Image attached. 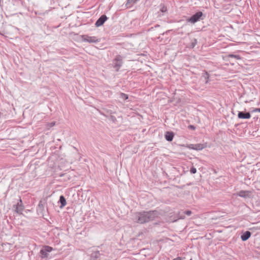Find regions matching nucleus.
<instances>
[{"instance_id":"obj_1","label":"nucleus","mask_w":260,"mask_h":260,"mask_svg":"<svg viewBox=\"0 0 260 260\" xmlns=\"http://www.w3.org/2000/svg\"><path fill=\"white\" fill-rule=\"evenodd\" d=\"M159 215L156 210L137 212L135 214L133 219L137 223L143 224L154 220Z\"/></svg>"},{"instance_id":"obj_2","label":"nucleus","mask_w":260,"mask_h":260,"mask_svg":"<svg viewBox=\"0 0 260 260\" xmlns=\"http://www.w3.org/2000/svg\"><path fill=\"white\" fill-rule=\"evenodd\" d=\"M53 248L49 246H44L39 252V256L42 258H48L49 253L53 250Z\"/></svg>"},{"instance_id":"obj_3","label":"nucleus","mask_w":260,"mask_h":260,"mask_svg":"<svg viewBox=\"0 0 260 260\" xmlns=\"http://www.w3.org/2000/svg\"><path fill=\"white\" fill-rule=\"evenodd\" d=\"M203 13L201 11L198 12L193 14L192 16L187 19V21L191 23H195L196 22L199 21L200 19L203 20V18H202L203 16Z\"/></svg>"},{"instance_id":"obj_4","label":"nucleus","mask_w":260,"mask_h":260,"mask_svg":"<svg viewBox=\"0 0 260 260\" xmlns=\"http://www.w3.org/2000/svg\"><path fill=\"white\" fill-rule=\"evenodd\" d=\"M82 40L83 42H88L89 43H96L100 42V39L98 38L95 36H89L88 35H84L81 36Z\"/></svg>"},{"instance_id":"obj_5","label":"nucleus","mask_w":260,"mask_h":260,"mask_svg":"<svg viewBox=\"0 0 260 260\" xmlns=\"http://www.w3.org/2000/svg\"><path fill=\"white\" fill-rule=\"evenodd\" d=\"M46 204V202L45 200H42L40 201L37 209V212L39 216H44V213L45 212V207Z\"/></svg>"},{"instance_id":"obj_6","label":"nucleus","mask_w":260,"mask_h":260,"mask_svg":"<svg viewBox=\"0 0 260 260\" xmlns=\"http://www.w3.org/2000/svg\"><path fill=\"white\" fill-rule=\"evenodd\" d=\"M122 58L121 55H118L116 56L114 60H113V67L115 69L116 71H118L119 69L122 66Z\"/></svg>"},{"instance_id":"obj_7","label":"nucleus","mask_w":260,"mask_h":260,"mask_svg":"<svg viewBox=\"0 0 260 260\" xmlns=\"http://www.w3.org/2000/svg\"><path fill=\"white\" fill-rule=\"evenodd\" d=\"M107 19L108 18L105 15H102L96 21L95 23V26L97 27L102 26Z\"/></svg>"},{"instance_id":"obj_8","label":"nucleus","mask_w":260,"mask_h":260,"mask_svg":"<svg viewBox=\"0 0 260 260\" xmlns=\"http://www.w3.org/2000/svg\"><path fill=\"white\" fill-rule=\"evenodd\" d=\"M205 147L204 144H190L188 148L196 150H201Z\"/></svg>"},{"instance_id":"obj_9","label":"nucleus","mask_w":260,"mask_h":260,"mask_svg":"<svg viewBox=\"0 0 260 260\" xmlns=\"http://www.w3.org/2000/svg\"><path fill=\"white\" fill-rule=\"evenodd\" d=\"M238 117L240 119H249L251 115L249 112H239Z\"/></svg>"},{"instance_id":"obj_10","label":"nucleus","mask_w":260,"mask_h":260,"mask_svg":"<svg viewBox=\"0 0 260 260\" xmlns=\"http://www.w3.org/2000/svg\"><path fill=\"white\" fill-rule=\"evenodd\" d=\"M23 210V206L22 205V201L20 200V203H18L15 207V211L18 213H21Z\"/></svg>"},{"instance_id":"obj_11","label":"nucleus","mask_w":260,"mask_h":260,"mask_svg":"<svg viewBox=\"0 0 260 260\" xmlns=\"http://www.w3.org/2000/svg\"><path fill=\"white\" fill-rule=\"evenodd\" d=\"M174 133L172 132H167L165 134V137L166 140L171 142L173 140L174 138Z\"/></svg>"},{"instance_id":"obj_12","label":"nucleus","mask_w":260,"mask_h":260,"mask_svg":"<svg viewBox=\"0 0 260 260\" xmlns=\"http://www.w3.org/2000/svg\"><path fill=\"white\" fill-rule=\"evenodd\" d=\"M251 233L249 231H246L241 236L242 241H245L247 240L251 236Z\"/></svg>"},{"instance_id":"obj_13","label":"nucleus","mask_w":260,"mask_h":260,"mask_svg":"<svg viewBox=\"0 0 260 260\" xmlns=\"http://www.w3.org/2000/svg\"><path fill=\"white\" fill-rule=\"evenodd\" d=\"M100 253L99 251H95L93 252L90 256V260H96L100 257Z\"/></svg>"},{"instance_id":"obj_14","label":"nucleus","mask_w":260,"mask_h":260,"mask_svg":"<svg viewBox=\"0 0 260 260\" xmlns=\"http://www.w3.org/2000/svg\"><path fill=\"white\" fill-rule=\"evenodd\" d=\"M248 191L245 190H241L238 193L237 195L239 197L246 198L248 197Z\"/></svg>"},{"instance_id":"obj_15","label":"nucleus","mask_w":260,"mask_h":260,"mask_svg":"<svg viewBox=\"0 0 260 260\" xmlns=\"http://www.w3.org/2000/svg\"><path fill=\"white\" fill-rule=\"evenodd\" d=\"M59 202L60 203V208H62L63 207L65 206L66 205V200L65 198L63 196H61L59 198Z\"/></svg>"},{"instance_id":"obj_16","label":"nucleus","mask_w":260,"mask_h":260,"mask_svg":"<svg viewBox=\"0 0 260 260\" xmlns=\"http://www.w3.org/2000/svg\"><path fill=\"white\" fill-rule=\"evenodd\" d=\"M202 77L204 78L206 80L205 83H207L208 82V79L209 78V75L207 72H204L202 74Z\"/></svg>"},{"instance_id":"obj_17","label":"nucleus","mask_w":260,"mask_h":260,"mask_svg":"<svg viewBox=\"0 0 260 260\" xmlns=\"http://www.w3.org/2000/svg\"><path fill=\"white\" fill-rule=\"evenodd\" d=\"M227 57L228 58H234L237 60H240L241 59V57L240 55H234V54H229L228 56H227Z\"/></svg>"},{"instance_id":"obj_18","label":"nucleus","mask_w":260,"mask_h":260,"mask_svg":"<svg viewBox=\"0 0 260 260\" xmlns=\"http://www.w3.org/2000/svg\"><path fill=\"white\" fill-rule=\"evenodd\" d=\"M128 96L127 94H125L124 93H120V98L123 99V100H126L128 99Z\"/></svg>"},{"instance_id":"obj_19","label":"nucleus","mask_w":260,"mask_h":260,"mask_svg":"<svg viewBox=\"0 0 260 260\" xmlns=\"http://www.w3.org/2000/svg\"><path fill=\"white\" fill-rule=\"evenodd\" d=\"M197 39H194L191 43V44H190L191 48H194V46L197 45Z\"/></svg>"},{"instance_id":"obj_20","label":"nucleus","mask_w":260,"mask_h":260,"mask_svg":"<svg viewBox=\"0 0 260 260\" xmlns=\"http://www.w3.org/2000/svg\"><path fill=\"white\" fill-rule=\"evenodd\" d=\"M190 172L191 174H195L197 172V169L192 167L190 168Z\"/></svg>"},{"instance_id":"obj_21","label":"nucleus","mask_w":260,"mask_h":260,"mask_svg":"<svg viewBox=\"0 0 260 260\" xmlns=\"http://www.w3.org/2000/svg\"><path fill=\"white\" fill-rule=\"evenodd\" d=\"M110 119L113 122H115L116 121V118L115 116L113 115H111L110 116Z\"/></svg>"},{"instance_id":"obj_22","label":"nucleus","mask_w":260,"mask_h":260,"mask_svg":"<svg viewBox=\"0 0 260 260\" xmlns=\"http://www.w3.org/2000/svg\"><path fill=\"white\" fill-rule=\"evenodd\" d=\"M160 11L162 12H166L167 11V8L166 6H163L161 8Z\"/></svg>"},{"instance_id":"obj_23","label":"nucleus","mask_w":260,"mask_h":260,"mask_svg":"<svg viewBox=\"0 0 260 260\" xmlns=\"http://www.w3.org/2000/svg\"><path fill=\"white\" fill-rule=\"evenodd\" d=\"M187 215L189 216L191 214V211L190 210L185 211L184 212Z\"/></svg>"},{"instance_id":"obj_24","label":"nucleus","mask_w":260,"mask_h":260,"mask_svg":"<svg viewBox=\"0 0 260 260\" xmlns=\"http://www.w3.org/2000/svg\"><path fill=\"white\" fill-rule=\"evenodd\" d=\"M188 128L191 130H194L196 129V127L193 125H189L188 126Z\"/></svg>"},{"instance_id":"obj_25","label":"nucleus","mask_w":260,"mask_h":260,"mask_svg":"<svg viewBox=\"0 0 260 260\" xmlns=\"http://www.w3.org/2000/svg\"><path fill=\"white\" fill-rule=\"evenodd\" d=\"M55 122H52L49 123L48 125H49V127H52L55 125Z\"/></svg>"},{"instance_id":"obj_26","label":"nucleus","mask_w":260,"mask_h":260,"mask_svg":"<svg viewBox=\"0 0 260 260\" xmlns=\"http://www.w3.org/2000/svg\"><path fill=\"white\" fill-rule=\"evenodd\" d=\"M253 111L260 112V108H256L253 110Z\"/></svg>"},{"instance_id":"obj_27","label":"nucleus","mask_w":260,"mask_h":260,"mask_svg":"<svg viewBox=\"0 0 260 260\" xmlns=\"http://www.w3.org/2000/svg\"><path fill=\"white\" fill-rule=\"evenodd\" d=\"M136 2V1H135V0L130 1V2H127V4H130V3H135Z\"/></svg>"},{"instance_id":"obj_28","label":"nucleus","mask_w":260,"mask_h":260,"mask_svg":"<svg viewBox=\"0 0 260 260\" xmlns=\"http://www.w3.org/2000/svg\"><path fill=\"white\" fill-rule=\"evenodd\" d=\"M173 260H181V258L180 257H177L175 258H174Z\"/></svg>"}]
</instances>
